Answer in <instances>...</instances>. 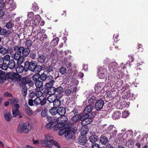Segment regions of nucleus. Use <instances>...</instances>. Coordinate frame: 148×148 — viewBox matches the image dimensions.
<instances>
[{
	"instance_id": "nucleus-1",
	"label": "nucleus",
	"mask_w": 148,
	"mask_h": 148,
	"mask_svg": "<svg viewBox=\"0 0 148 148\" xmlns=\"http://www.w3.org/2000/svg\"><path fill=\"white\" fill-rule=\"evenodd\" d=\"M31 126L28 122H26L22 125H19L18 127L17 131L19 133L24 132L29 133L31 130Z\"/></svg>"
},
{
	"instance_id": "nucleus-2",
	"label": "nucleus",
	"mask_w": 148,
	"mask_h": 148,
	"mask_svg": "<svg viewBox=\"0 0 148 148\" xmlns=\"http://www.w3.org/2000/svg\"><path fill=\"white\" fill-rule=\"evenodd\" d=\"M22 48H17L16 49V52L14 54V59L16 60L17 61V64H21L23 62V57L21 51H22Z\"/></svg>"
},
{
	"instance_id": "nucleus-3",
	"label": "nucleus",
	"mask_w": 148,
	"mask_h": 148,
	"mask_svg": "<svg viewBox=\"0 0 148 148\" xmlns=\"http://www.w3.org/2000/svg\"><path fill=\"white\" fill-rule=\"evenodd\" d=\"M107 75L106 69L102 67L98 69L97 76L99 78L104 79L107 77Z\"/></svg>"
},
{
	"instance_id": "nucleus-4",
	"label": "nucleus",
	"mask_w": 148,
	"mask_h": 148,
	"mask_svg": "<svg viewBox=\"0 0 148 148\" xmlns=\"http://www.w3.org/2000/svg\"><path fill=\"white\" fill-rule=\"evenodd\" d=\"M6 77L12 80L16 78L18 80L20 81L21 79V77L19 75L14 72L8 73L6 74Z\"/></svg>"
},
{
	"instance_id": "nucleus-5",
	"label": "nucleus",
	"mask_w": 148,
	"mask_h": 148,
	"mask_svg": "<svg viewBox=\"0 0 148 148\" xmlns=\"http://www.w3.org/2000/svg\"><path fill=\"white\" fill-rule=\"evenodd\" d=\"M28 64V69L32 71H34L36 68L37 65V63L35 61H32L30 62H26L25 63V65H26Z\"/></svg>"
},
{
	"instance_id": "nucleus-6",
	"label": "nucleus",
	"mask_w": 148,
	"mask_h": 148,
	"mask_svg": "<svg viewBox=\"0 0 148 148\" xmlns=\"http://www.w3.org/2000/svg\"><path fill=\"white\" fill-rule=\"evenodd\" d=\"M41 20L40 16L38 14L34 16L33 19L31 21L32 26H34L38 25Z\"/></svg>"
},
{
	"instance_id": "nucleus-7",
	"label": "nucleus",
	"mask_w": 148,
	"mask_h": 148,
	"mask_svg": "<svg viewBox=\"0 0 148 148\" xmlns=\"http://www.w3.org/2000/svg\"><path fill=\"white\" fill-rule=\"evenodd\" d=\"M34 101V103L36 105L40 104L42 106L45 105L47 101V99L45 98H44L42 99L40 98V97H37Z\"/></svg>"
},
{
	"instance_id": "nucleus-8",
	"label": "nucleus",
	"mask_w": 148,
	"mask_h": 148,
	"mask_svg": "<svg viewBox=\"0 0 148 148\" xmlns=\"http://www.w3.org/2000/svg\"><path fill=\"white\" fill-rule=\"evenodd\" d=\"M105 86L104 83L103 82H99L95 84V89L96 92L99 93L103 88Z\"/></svg>"
},
{
	"instance_id": "nucleus-9",
	"label": "nucleus",
	"mask_w": 148,
	"mask_h": 148,
	"mask_svg": "<svg viewBox=\"0 0 148 148\" xmlns=\"http://www.w3.org/2000/svg\"><path fill=\"white\" fill-rule=\"evenodd\" d=\"M104 104V101L102 99L98 100L95 103V108L97 110H99L102 108Z\"/></svg>"
},
{
	"instance_id": "nucleus-10",
	"label": "nucleus",
	"mask_w": 148,
	"mask_h": 148,
	"mask_svg": "<svg viewBox=\"0 0 148 148\" xmlns=\"http://www.w3.org/2000/svg\"><path fill=\"white\" fill-rule=\"evenodd\" d=\"M18 48H22V51H21V52L23 58L26 57L29 55V53H30V50L29 49L27 48H24V47H20Z\"/></svg>"
},
{
	"instance_id": "nucleus-11",
	"label": "nucleus",
	"mask_w": 148,
	"mask_h": 148,
	"mask_svg": "<svg viewBox=\"0 0 148 148\" xmlns=\"http://www.w3.org/2000/svg\"><path fill=\"white\" fill-rule=\"evenodd\" d=\"M118 65L116 62H111L110 63L109 65V69L114 72H115L117 70V69L118 68Z\"/></svg>"
},
{
	"instance_id": "nucleus-12",
	"label": "nucleus",
	"mask_w": 148,
	"mask_h": 148,
	"mask_svg": "<svg viewBox=\"0 0 148 148\" xmlns=\"http://www.w3.org/2000/svg\"><path fill=\"white\" fill-rule=\"evenodd\" d=\"M35 84L36 87V90L41 91L43 89V82L42 81L40 80H38L35 82Z\"/></svg>"
},
{
	"instance_id": "nucleus-13",
	"label": "nucleus",
	"mask_w": 148,
	"mask_h": 148,
	"mask_svg": "<svg viewBox=\"0 0 148 148\" xmlns=\"http://www.w3.org/2000/svg\"><path fill=\"white\" fill-rule=\"evenodd\" d=\"M43 94L41 91H38L36 90L35 92H32L30 93L29 96L32 98L35 96L36 97H41Z\"/></svg>"
},
{
	"instance_id": "nucleus-14",
	"label": "nucleus",
	"mask_w": 148,
	"mask_h": 148,
	"mask_svg": "<svg viewBox=\"0 0 148 148\" xmlns=\"http://www.w3.org/2000/svg\"><path fill=\"white\" fill-rule=\"evenodd\" d=\"M19 108V105H16L14 106H13L12 108V113L13 116L16 117L19 113V112L18 109Z\"/></svg>"
},
{
	"instance_id": "nucleus-15",
	"label": "nucleus",
	"mask_w": 148,
	"mask_h": 148,
	"mask_svg": "<svg viewBox=\"0 0 148 148\" xmlns=\"http://www.w3.org/2000/svg\"><path fill=\"white\" fill-rule=\"evenodd\" d=\"M93 108V106L91 105H89L87 106L84 110V114H87L90 113L92 110Z\"/></svg>"
},
{
	"instance_id": "nucleus-16",
	"label": "nucleus",
	"mask_w": 148,
	"mask_h": 148,
	"mask_svg": "<svg viewBox=\"0 0 148 148\" xmlns=\"http://www.w3.org/2000/svg\"><path fill=\"white\" fill-rule=\"evenodd\" d=\"M73 133L71 131L69 130V128H68L65 135V137L67 139L70 140L73 137Z\"/></svg>"
},
{
	"instance_id": "nucleus-17",
	"label": "nucleus",
	"mask_w": 148,
	"mask_h": 148,
	"mask_svg": "<svg viewBox=\"0 0 148 148\" xmlns=\"http://www.w3.org/2000/svg\"><path fill=\"white\" fill-rule=\"evenodd\" d=\"M4 114L6 120L8 122L10 121L12 118L10 112H4Z\"/></svg>"
},
{
	"instance_id": "nucleus-18",
	"label": "nucleus",
	"mask_w": 148,
	"mask_h": 148,
	"mask_svg": "<svg viewBox=\"0 0 148 148\" xmlns=\"http://www.w3.org/2000/svg\"><path fill=\"white\" fill-rule=\"evenodd\" d=\"M15 66V63L14 60H9L8 65H7V68H8L10 69H14Z\"/></svg>"
},
{
	"instance_id": "nucleus-19",
	"label": "nucleus",
	"mask_w": 148,
	"mask_h": 148,
	"mask_svg": "<svg viewBox=\"0 0 148 148\" xmlns=\"http://www.w3.org/2000/svg\"><path fill=\"white\" fill-rule=\"evenodd\" d=\"M7 64L4 63L3 58L0 57V68L4 70H6L7 69Z\"/></svg>"
},
{
	"instance_id": "nucleus-20",
	"label": "nucleus",
	"mask_w": 148,
	"mask_h": 148,
	"mask_svg": "<svg viewBox=\"0 0 148 148\" xmlns=\"http://www.w3.org/2000/svg\"><path fill=\"white\" fill-rule=\"evenodd\" d=\"M46 58V57L45 56L43 55H39L38 56L37 58L38 62L40 63H42L44 62Z\"/></svg>"
},
{
	"instance_id": "nucleus-21",
	"label": "nucleus",
	"mask_w": 148,
	"mask_h": 148,
	"mask_svg": "<svg viewBox=\"0 0 148 148\" xmlns=\"http://www.w3.org/2000/svg\"><path fill=\"white\" fill-rule=\"evenodd\" d=\"M18 65V66L16 67V71L17 74L20 73H22L24 70L23 66L19 64Z\"/></svg>"
},
{
	"instance_id": "nucleus-22",
	"label": "nucleus",
	"mask_w": 148,
	"mask_h": 148,
	"mask_svg": "<svg viewBox=\"0 0 148 148\" xmlns=\"http://www.w3.org/2000/svg\"><path fill=\"white\" fill-rule=\"evenodd\" d=\"M121 113L119 111H115L112 115L113 119L116 120L119 119L121 116Z\"/></svg>"
},
{
	"instance_id": "nucleus-23",
	"label": "nucleus",
	"mask_w": 148,
	"mask_h": 148,
	"mask_svg": "<svg viewBox=\"0 0 148 148\" xmlns=\"http://www.w3.org/2000/svg\"><path fill=\"white\" fill-rule=\"evenodd\" d=\"M57 97L55 95H50L47 98V101L50 103H53L57 99Z\"/></svg>"
},
{
	"instance_id": "nucleus-24",
	"label": "nucleus",
	"mask_w": 148,
	"mask_h": 148,
	"mask_svg": "<svg viewBox=\"0 0 148 148\" xmlns=\"http://www.w3.org/2000/svg\"><path fill=\"white\" fill-rule=\"evenodd\" d=\"M58 113L60 116L64 115L66 112V110L63 107H60L57 109Z\"/></svg>"
},
{
	"instance_id": "nucleus-25",
	"label": "nucleus",
	"mask_w": 148,
	"mask_h": 148,
	"mask_svg": "<svg viewBox=\"0 0 148 148\" xmlns=\"http://www.w3.org/2000/svg\"><path fill=\"white\" fill-rule=\"evenodd\" d=\"M87 141V140L86 137L85 136H80L78 140V143L79 144L83 145Z\"/></svg>"
},
{
	"instance_id": "nucleus-26",
	"label": "nucleus",
	"mask_w": 148,
	"mask_h": 148,
	"mask_svg": "<svg viewBox=\"0 0 148 148\" xmlns=\"http://www.w3.org/2000/svg\"><path fill=\"white\" fill-rule=\"evenodd\" d=\"M108 139L106 136H101L100 140V142L102 145H106L108 143Z\"/></svg>"
},
{
	"instance_id": "nucleus-27",
	"label": "nucleus",
	"mask_w": 148,
	"mask_h": 148,
	"mask_svg": "<svg viewBox=\"0 0 148 148\" xmlns=\"http://www.w3.org/2000/svg\"><path fill=\"white\" fill-rule=\"evenodd\" d=\"M60 117H58V119H60V121L61 122L60 123H61L62 124H64V123L67 121L68 120V117L66 116L65 115L60 116Z\"/></svg>"
},
{
	"instance_id": "nucleus-28",
	"label": "nucleus",
	"mask_w": 148,
	"mask_h": 148,
	"mask_svg": "<svg viewBox=\"0 0 148 148\" xmlns=\"http://www.w3.org/2000/svg\"><path fill=\"white\" fill-rule=\"evenodd\" d=\"M6 78L5 74L4 72L1 71L0 73V82H3L6 79Z\"/></svg>"
},
{
	"instance_id": "nucleus-29",
	"label": "nucleus",
	"mask_w": 148,
	"mask_h": 148,
	"mask_svg": "<svg viewBox=\"0 0 148 148\" xmlns=\"http://www.w3.org/2000/svg\"><path fill=\"white\" fill-rule=\"evenodd\" d=\"M64 126V124H62L61 123H59L56 125L53 128L54 131L57 130L60 128L63 127Z\"/></svg>"
},
{
	"instance_id": "nucleus-30",
	"label": "nucleus",
	"mask_w": 148,
	"mask_h": 148,
	"mask_svg": "<svg viewBox=\"0 0 148 148\" xmlns=\"http://www.w3.org/2000/svg\"><path fill=\"white\" fill-rule=\"evenodd\" d=\"M92 118L88 117L85 120L83 121V122H82V123L84 125H86L92 122Z\"/></svg>"
},
{
	"instance_id": "nucleus-31",
	"label": "nucleus",
	"mask_w": 148,
	"mask_h": 148,
	"mask_svg": "<svg viewBox=\"0 0 148 148\" xmlns=\"http://www.w3.org/2000/svg\"><path fill=\"white\" fill-rule=\"evenodd\" d=\"M59 40V38L58 37L54 38L51 42V46L55 47L58 45Z\"/></svg>"
},
{
	"instance_id": "nucleus-32",
	"label": "nucleus",
	"mask_w": 148,
	"mask_h": 148,
	"mask_svg": "<svg viewBox=\"0 0 148 148\" xmlns=\"http://www.w3.org/2000/svg\"><path fill=\"white\" fill-rule=\"evenodd\" d=\"M41 143L43 145H45L47 147V148H51L52 147L51 144L48 142L45 141L44 140H42L40 141Z\"/></svg>"
},
{
	"instance_id": "nucleus-33",
	"label": "nucleus",
	"mask_w": 148,
	"mask_h": 148,
	"mask_svg": "<svg viewBox=\"0 0 148 148\" xmlns=\"http://www.w3.org/2000/svg\"><path fill=\"white\" fill-rule=\"evenodd\" d=\"M98 139V137L95 135H92L89 138V140L92 143H95Z\"/></svg>"
},
{
	"instance_id": "nucleus-34",
	"label": "nucleus",
	"mask_w": 148,
	"mask_h": 148,
	"mask_svg": "<svg viewBox=\"0 0 148 148\" xmlns=\"http://www.w3.org/2000/svg\"><path fill=\"white\" fill-rule=\"evenodd\" d=\"M54 82V80H51L49 81V82L45 84V86L47 88H51L53 86Z\"/></svg>"
},
{
	"instance_id": "nucleus-35",
	"label": "nucleus",
	"mask_w": 148,
	"mask_h": 148,
	"mask_svg": "<svg viewBox=\"0 0 148 148\" xmlns=\"http://www.w3.org/2000/svg\"><path fill=\"white\" fill-rule=\"evenodd\" d=\"M10 104H12L14 106L16 105H19L17 103L18 102V100L16 98H12L10 99Z\"/></svg>"
},
{
	"instance_id": "nucleus-36",
	"label": "nucleus",
	"mask_w": 148,
	"mask_h": 148,
	"mask_svg": "<svg viewBox=\"0 0 148 148\" xmlns=\"http://www.w3.org/2000/svg\"><path fill=\"white\" fill-rule=\"evenodd\" d=\"M25 110L27 114L29 115H31L33 114V112L29 108V107L27 103L25 104Z\"/></svg>"
},
{
	"instance_id": "nucleus-37",
	"label": "nucleus",
	"mask_w": 148,
	"mask_h": 148,
	"mask_svg": "<svg viewBox=\"0 0 148 148\" xmlns=\"http://www.w3.org/2000/svg\"><path fill=\"white\" fill-rule=\"evenodd\" d=\"M133 94H132V95H133ZM131 95L130 92L129 90L127 91L126 92H125L124 94L123 95V97L124 98H127V99L130 98L131 96Z\"/></svg>"
},
{
	"instance_id": "nucleus-38",
	"label": "nucleus",
	"mask_w": 148,
	"mask_h": 148,
	"mask_svg": "<svg viewBox=\"0 0 148 148\" xmlns=\"http://www.w3.org/2000/svg\"><path fill=\"white\" fill-rule=\"evenodd\" d=\"M80 116V120L82 121V122L87 119L88 117H89V115L87 114H79Z\"/></svg>"
},
{
	"instance_id": "nucleus-39",
	"label": "nucleus",
	"mask_w": 148,
	"mask_h": 148,
	"mask_svg": "<svg viewBox=\"0 0 148 148\" xmlns=\"http://www.w3.org/2000/svg\"><path fill=\"white\" fill-rule=\"evenodd\" d=\"M49 112L52 115H55L58 113L57 109V108L54 107L51 108L49 110Z\"/></svg>"
},
{
	"instance_id": "nucleus-40",
	"label": "nucleus",
	"mask_w": 148,
	"mask_h": 148,
	"mask_svg": "<svg viewBox=\"0 0 148 148\" xmlns=\"http://www.w3.org/2000/svg\"><path fill=\"white\" fill-rule=\"evenodd\" d=\"M53 106L55 108H57L60 105V101L58 99H57L53 103Z\"/></svg>"
},
{
	"instance_id": "nucleus-41",
	"label": "nucleus",
	"mask_w": 148,
	"mask_h": 148,
	"mask_svg": "<svg viewBox=\"0 0 148 148\" xmlns=\"http://www.w3.org/2000/svg\"><path fill=\"white\" fill-rule=\"evenodd\" d=\"M56 88L54 87H52L49 90V93L50 95H54L56 92Z\"/></svg>"
},
{
	"instance_id": "nucleus-42",
	"label": "nucleus",
	"mask_w": 148,
	"mask_h": 148,
	"mask_svg": "<svg viewBox=\"0 0 148 148\" xmlns=\"http://www.w3.org/2000/svg\"><path fill=\"white\" fill-rule=\"evenodd\" d=\"M66 69L64 67H61L59 69L60 73L63 75L65 74L66 72Z\"/></svg>"
},
{
	"instance_id": "nucleus-43",
	"label": "nucleus",
	"mask_w": 148,
	"mask_h": 148,
	"mask_svg": "<svg viewBox=\"0 0 148 148\" xmlns=\"http://www.w3.org/2000/svg\"><path fill=\"white\" fill-rule=\"evenodd\" d=\"M52 137L49 134H47L45 136V141L48 142L50 143V141H53L51 139Z\"/></svg>"
},
{
	"instance_id": "nucleus-44",
	"label": "nucleus",
	"mask_w": 148,
	"mask_h": 148,
	"mask_svg": "<svg viewBox=\"0 0 148 148\" xmlns=\"http://www.w3.org/2000/svg\"><path fill=\"white\" fill-rule=\"evenodd\" d=\"M68 128H63L59 131V134L60 136H62L63 134L65 135L66 132Z\"/></svg>"
},
{
	"instance_id": "nucleus-45",
	"label": "nucleus",
	"mask_w": 148,
	"mask_h": 148,
	"mask_svg": "<svg viewBox=\"0 0 148 148\" xmlns=\"http://www.w3.org/2000/svg\"><path fill=\"white\" fill-rule=\"evenodd\" d=\"M80 119V116L79 114L78 115H76L73 116L72 119V120L74 122H76L78 120Z\"/></svg>"
},
{
	"instance_id": "nucleus-46",
	"label": "nucleus",
	"mask_w": 148,
	"mask_h": 148,
	"mask_svg": "<svg viewBox=\"0 0 148 148\" xmlns=\"http://www.w3.org/2000/svg\"><path fill=\"white\" fill-rule=\"evenodd\" d=\"M114 94V93H113V91H112L107 94V97H109L110 99H112L116 95V94Z\"/></svg>"
},
{
	"instance_id": "nucleus-47",
	"label": "nucleus",
	"mask_w": 148,
	"mask_h": 148,
	"mask_svg": "<svg viewBox=\"0 0 148 148\" xmlns=\"http://www.w3.org/2000/svg\"><path fill=\"white\" fill-rule=\"evenodd\" d=\"M39 77L41 80L45 81L47 79V75L45 73H43L40 75H39Z\"/></svg>"
},
{
	"instance_id": "nucleus-48",
	"label": "nucleus",
	"mask_w": 148,
	"mask_h": 148,
	"mask_svg": "<svg viewBox=\"0 0 148 148\" xmlns=\"http://www.w3.org/2000/svg\"><path fill=\"white\" fill-rule=\"evenodd\" d=\"M54 122L53 121H50L47 123L45 127L47 129H52V126L53 125Z\"/></svg>"
},
{
	"instance_id": "nucleus-49",
	"label": "nucleus",
	"mask_w": 148,
	"mask_h": 148,
	"mask_svg": "<svg viewBox=\"0 0 148 148\" xmlns=\"http://www.w3.org/2000/svg\"><path fill=\"white\" fill-rule=\"evenodd\" d=\"M7 52V50L4 47H1L0 48V53L3 55L5 54Z\"/></svg>"
},
{
	"instance_id": "nucleus-50",
	"label": "nucleus",
	"mask_w": 148,
	"mask_h": 148,
	"mask_svg": "<svg viewBox=\"0 0 148 148\" xmlns=\"http://www.w3.org/2000/svg\"><path fill=\"white\" fill-rule=\"evenodd\" d=\"M54 67L51 65H49L46 68V71L48 72H50L53 71L54 69Z\"/></svg>"
},
{
	"instance_id": "nucleus-51",
	"label": "nucleus",
	"mask_w": 148,
	"mask_h": 148,
	"mask_svg": "<svg viewBox=\"0 0 148 148\" xmlns=\"http://www.w3.org/2000/svg\"><path fill=\"white\" fill-rule=\"evenodd\" d=\"M130 114V113L127 111H124L122 112V117L123 118H126L128 117Z\"/></svg>"
},
{
	"instance_id": "nucleus-52",
	"label": "nucleus",
	"mask_w": 148,
	"mask_h": 148,
	"mask_svg": "<svg viewBox=\"0 0 148 148\" xmlns=\"http://www.w3.org/2000/svg\"><path fill=\"white\" fill-rule=\"evenodd\" d=\"M50 143L52 145H54L58 148H60V147L58 143L56 141L53 140V141H50Z\"/></svg>"
},
{
	"instance_id": "nucleus-53",
	"label": "nucleus",
	"mask_w": 148,
	"mask_h": 148,
	"mask_svg": "<svg viewBox=\"0 0 148 148\" xmlns=\"http://www.w3.org/2000/svg\"><path fill=\"white\" fill-rule=\"evenodd\" d=\"M7 31L6 30L4 29L1 28L0 31V34L3 36L5 35L7 33Z\"/></svg>"
},
{
	"instance_id": "nucleus-54",
	"label": "nucleus",
	"mask_w": 148,
	"mask_h": 148,
	"mask_svg": "<svg viewBox=\"0 0 148 148\" xmlns=\"http://www.w3.org/2000/svg\"><path fill=\"white\" fill-rule=\"evenodd\" d=\"M47 109H45L43 110L41 113V116L43 117H45L47 116Z\"/></svg>"
},
{
	"instance_id": "nucleus-55",
	"label": "nucleus",
	"mask_w": 148,
	"mask_h": 148,
	"mask_svg": "<svg viewBox=\"0 0 148 148\" xmlns=\"http://www.w3.org/2000/svg\"><path fill=\"white\" fill-rule=\"evenodd\" d=\"M64 90L63 88L62 87H59L57 89H56V92H57L60 93H61Z\"/></svg>"
},
{
	"instance_id": "nucleus-56",
	"label": "nucleus",
	"mask_w": 148,
	"mask_h": 148,
	"mask_svg": "<svg viewBox=\"0 0 148 148\" xmlns=\"http://www.w3.org/2000/svg\"><path fill=\"white\" fill-rule=\"evenodd\" d=\"M95 98L94 96H92L88 100V102L89 103H93L95 101Z\"/></svg>"
},
{
	"instance_id": "nucleus-57",
	"label": "nucleus",
	"mask_w": 148,
	"mask_h": 148,
	"mask_svg": "<svg viewBox=\"0 0 148 148\" xmlns=\"http://www.w3.org/2000/svg\"><path fill=\"white\" fill-rule=\"evenodd\" d=\"M117 131L115 129V128L114 129H113L112 131L110 133V135L112 136H115L117 134Z\"/></svg>"
},
{
	"instance_id": "nucleus-58",
	"label": "nucleus",
	"mask_w": 148,
	"mask_h": 148,
	"mask_svg": "<svg viewBox=\"0 0 148 148\" xmlns=\"http://www.w3.org/2000/svg\"><path fill=\"white\" fill-rule=\"evenodd\" d=\"M39 77V74L38 73H36L33 76V80L34 81H36L38 79Z\"/></svg>"
},
{
	"instance_id": "nucleus-59",
	"label": "nucleus",
	"mask_w": 148,
	"mask_h": 148,
	"mask_svg": "<svg viewBox=\"0 0 148 148\" xmlns=\"http://www.w3.org/2000/svg\"><path fill=\"white\" fill-rule=\"evenodd\" d=\"M115 76L117 79H120L121 78L122 76V73H121L119 72V71H118V73L116 74Z\"/></svg>"
},
{
	"instance_id": "nucleus-60",
	"label": "nucleus",
	"mask_w": 148,
	"mask_h": 148,
	"mask_svg": "<svg viewBox=\"0 0 148 148\" xmlns=\"http://www.w3.org/2000/svg\"><path fill=\"white\" fill-rule=\"evenodd\" d=\"M27 84L26 80L25 79H23L21 82V83L20 85V86L22 88L25 86V84Z\"/></svg>"
},
{
	"instance_id": "nucleus-61",
	"label": "nucleus",
	"mask_w": 148,
	"mask_h": 148,
	"mask_svg": "<svg viewBox=\"0 0 148 148\" xmlns=\"http://www.w3.org/2000/svg\"><path fill=\"white\" fill-rule=\"evenodd\" d=\"M22 88L23 89V96L25 97L26 96L27 93V89L26 88V87H23Z\"/></svg>"
},
{
	"instance_id": "nucleus-62",
	"label": "nucleus",
	"mask_w": 148,
	"mask_h": 148,
	"mask_svg": "<svg viewBox=\"0 0 148 148\" xmlns=\"http://www.w3.org/2000/svg\"><path fill=\"white\" fill-rule=\"evenodd\" d=\"M12 25L10 22H8L6 23V27L8 29H11L12 28Z\"/></svg>"
},
{
	"instance_id": "nucleus-63",
	"label": "nucleus",
	"mask_w": 148,
	"mask_h": 148,
	"mask_svg": "<svg viewBox=\"0 0 148 148\" xmlns=\"http://www.w3.org/2000/svg\"><path fill=\"white\" fill-rule=\"evenodd\" d=\"M71 90L69 88L68 89L65 91V94L67 96H69L71 93Z\"/></svg>"
},
{
	"instance_id": "nucleus-64",
	"label": "nucleus",
	"mask_w": 148,
	"mask_h": 148,
	"mask_svg": "<svg viewBox=\"0 0 148 148\" xmlns=\"http://www.w3.org/2000/svg\"><path fill=\"white\" fill-rule=\"evenodd\" d=\"M115 129V128L114 127L113 125H110L108 127L107 130L110 132L111 131H112L113 129Z\"/></svg>"
}]
</instances>
